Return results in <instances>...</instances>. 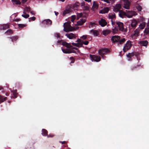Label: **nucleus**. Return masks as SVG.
<instances>
[{
	"label": "nucleus",
	"mask_w": 149,
	"mask_h": 149,
	"mask_svg": "<svg viewBox=\"0 0 149 149\" xmlns=\"http://www.w3.org/2000/svg\"><path fill=\"white\" fill-rule=\"evenodd\" d=\"M82 8L84 10H88L89 9V7L88 6H85Z\"/></svg>",
	"instance_id": "obj_38"
},
{
	"label": "nucleus",
	"mask_w": 149,
	"mask_h": 149,
	"mask_svg": "<svg viewBox=\"0 0 149 149\" xmlns=\"http://www.w3.org/2000/svg\"><path fill=\"white\" fill-rule=\"evenodd\" d=\"M139 33V31L138 29H136L134 31V34L136 36H138Z\"/></svg>",
	"instance_id": "obj_40"
},
{
	"label": "nucleus",
	"mask_w": 149,
	"mask_h": 149,
	"mask_svg": "<svg viewBox=\"0 0 149 149\" xmlns=\"http://www.w3.org/2000/svg\"><path fill=\"white\" fill-rule=\"evenodd\" d=\"M60 1H61L63 2H64L65 0H59Z\"/></svg>",
	"instance_id": "obj_64"
},
{
	"label": "nucleus",
	"mask_w": 149,
	"mask_h": 149,
	"mask_svg": "<svg viewBox=\"0 0 149 149\" xmlns=\"http://www.w3.org/2000/svg\"><path fill=\"white\" fill-rule=\"evenodd\" d=\"M27 1V0H22V2L23 3H25Z\"/></svg>",
	"instance_id": "obj_57"
},
{
	"label": "nucleus",
	"mask_w": 149,
	"mask_h": 149,
	"mask_svg": "<svg viewBox=\"0 0 149 149\" xmlns=\"http://www.w3.org/2000/svg\"><path fill=\"white\" fill-rule=\"evenodd\" d=\"M36 17H33L29 18V22H31V20L34 21L36 19Z\"/></svg>",
	"instance_id": "obj_43"
},
{
	"label": "nucleus",
	"mask_w": 149,
	"mask_h": 149,
	"mask_svg": "<svg viewBox=\"0 0 149 149\" xmlns=\"http://www.w3.org/2000/svg\"><path fill=\"white\" fill-rule=\"evenodd\" d=\"M59 142L61 143L62 144L66 143V142L65 141H60Z\"/></svg>",
	"instance_id": "obj_56"
},
{
	"label": "nucleus",
	"mask_w": 149,
	"mask_h": 149,
	"mask_svg": "<svg viewBox=\"0 0 149 149\" xmlns=\"http://www.w3.org/2000/svg\"><path fill=\"white\" fill-rule=\"evenodd\" d=\"M70 12L69 10H65L63 13V16L65 15L66 14H68Z\"/></svg>",
	"instance_id": "obj_35"
},
{
	"label": "nucleus",
	"mask_w": 149,
	"mask_h": 149,
	"mask_svg": "<svg viewBox=\"0 0 149 149\" xmlns=\"http://www.w3.org/2000/svg\"><path fill=\"white\" fill-rule=\"evenodd\" d=\"M42 135L44 136H47L48 134V131L45 129H42Z\"/></svg>",
	"instance_id": "obj_26"
},
{
	"label": "nucleus",
	"mask_w": 149,
	"mask_h": 149,
	"mask_svg": "<svg viewBox=\"0 0 149 149\" xmlns=\"http://www.w3.org/2000/svg\"><path fill=\"white\" fill-rule=\"evenodd\" d=\"M54 13H55V15L56 16L58 14V12H56V11H54Z\"/></svg>",
	"instance_id": "obj_60"
},
{
	"label": "nucleus",
	"mask_w": 149,
	"mask_h": 149,
	"mask_svg": "<svg viewBox=\"0 0 149 149\" xmlns=\"http://www.w3.org/2000/svg\"><path fill=\"white\" fill-rule=\"evenodd\" d=\"M95 23H91V25L92 26H93L95 25Z\"/></svg>",
	"instance_id": "obj_59"
},
{
	"label": "nucleus",
	"mask_w": 149,
	"mask_h": 149,
	"mask_svg": "<svg viewBox=\"0 0 149 149\" xmlns=\"http://www.w3.org/2000/svg\"><path fill=\"white\" fill-rule=\"evenodd\" d=\"M20 21H21V19H16L14 20V21L15 22H18Z\"/></svg>",
	"instance_id": "obj_54"
},
{
	"label": "nucleus",
	"mask_w": 149,
	"mask_h": 149,
	"mask_svg": "<svg viewBox=\"0 0 149 149\" xmlns=\"http://www.w3.org/2000/svg\"><path fill=\"white\" fill-rule=\"evenodd\" d=\"M111 21L112 24H113V25H114L115 24V22L113 21L112 20H111Z\"/></svg>",
	"instance_id": "obj_58"
},
{
	"label": "nucleus",
	"mask_w": 149,
	"mask_h": 149,
	"mask_svg": "<svg viewBox=\"0 0 149 149\" xmlns=\"http://www.w3.org/2000/svg\"><path fill=\"white\" fill-rule=\"evenodd\" d=\"M90 57L92 60L96 62L99 61L101 59L100 56L94 55H90Z\"/></svg>",
	"instance_id": "obj_8"
},
{
	"label": "nucleus",
	"mask_w": 149,
	"mask_h": 149,
	"mask_svg": "<svg viewBox=\"0 0 149 149\" xmlns=\"http://www.w3.org/2000/svg\"><path fill=\"white\" fill-rule=\"evenodd\" d=\"M6 96H8L9 95V94L8 93H7L6 94Z\"/></svg>",
	"instance_id": "obj_63"
},
{
	"label": "nucleus",
	"mask_w": 149,
	"mask_h": 149,
	"mask_svg": "<svg viewBox=\"0 0 149 149\" xmlns=\"http://www.w3.org/2000/svg\"><path fill=\"white\" fill-rule=\"evenodd\" d=\"M85 1L88 2H90L91 1V0H85Z\"/></svg>",
	"instance_id": "obj_61"
},
{
	"label": "nucleus",
	"mask_w": 149,
	"mask_h": 149,
	"mask_svg": "<svg viewBox=\"0 0 149 149\" xmlns=\"http://www.w3.org/2000/svg\"><path fill=\"white\" fill-rule=\"evenodd\" d=\"M108 16L109 18L111 19L115 18L116 17L115 14L114 13L109 14Z\"/></svg>",
	"instance_id": "obj_28"
},
{
	"label": "nucleus",
	"mask_w": 149,
	"mask_h": 149,
	"mask_svg": "<svg viewBox=\"0 0 149 149\" xmlns=\"http://www.w3.org/2000/svg\"><path fill=\"white\" fill-rule=\"evenodd\" d=\"M88 43H89V42L88 41L86 40L84 41H83V44H84V45H87L88 44Z\"/></svg>",
	"instance_id": "obj_48"
},
{
	"label": "nucleus",
	"mask_w": 149,
	"mask_h": 149,
	"mask_svg": "<svg viewBox=\"0 0 149 149\" xmlns=\"http://www.w3.org/2000/svg\"><path fill=\"white\" fill-rule=\"evenodd\" d=\"M87 38V35H84L82 36L81 37V38L83 40H85Z\"/></svg>",
	"instance_id": "obj_49"
},
{
	"label": "nucleus",
	"mask_w": 149,
	"mask_h": 149,
	"mask_svg": "<svg viewBox=\"0 0 149 149\" xmlns=\"http://www.w3.org/2000/svg\"><path fill=\"white\" fill-rule=\"evenodd\" d=\"M98 7V4L95 1H93L92 8L93 10L97 9Z\"/></svg>",
	"instance_id": "obj_22"
},
{
	"label": "nucleus",
	"mask_w": 149,
	"mask_h": 149,
	"mask_svg": "<svg viewBox=\"0 0 149 149\" xmlns=\"http://www.w3.org/2000/svg\"><path fill=\"white\" fill-rule=\"evenodd\" d=\"M13 4H19L20 5L21 3L20 1L18 0H12Z\"/></svg>",
	"instance_id": "obj_30"
},
{
	"label": "nucleus",
	"mask_w": 149,
	"mask_h": 149,
	"mask_svg": "<svg viewBox=\"0 0 149 149\" xmlns=\"http://www.w3.org/2000/svg\"><path fill=\"white\" fill-rule=\"evenodd\" d=\"M137 23V21L135 19H133L132 21L131 26L132 27H136Z\"/></svg>",
	"instance_id": "obj_23"
},
{
	"label": "nucleus",
	"mask_w": 149,
	"mask_h": 149,
	"mask_svg": "<svg viewBox=\"0 0 149 149\" xmlns=\"http://www.w3.org/2000/svg\"><path fill=\"white\" fill-rule=\"evenodd\" d=\"M86 21L85 19H81L77 23V24L78 26H81Z\"/></svg>",
	"instance_id": "obj_19"
},
{
	"label": "nucleus",
	"mask_w": 149,
	"mask_h": 149,
	"mask_svg": "<svg viewBox=\"0 0 149 149\" xmlns=\"http://www.w3.org/2000/svg\"><path fill=\"white\" fill-rule=\"evenodd\" d=\"M9 38H10L11 40V41L13 42L14 41H16L18 38V37L17 36H13L12 37H8Z\"/></svg>",
	"instance_id": "obj_32"
},
{
	"label": "nucleus",
	"mask_w": 149,
	"mask_h": 149,
	"mask_svg": "<svg viewBox=\"0 0 149 149\" xmlns=\"http://www.w3.org/2000/svg\"><path fill=\"white\" fill-rule=\"evenodd\" d=\"M148 42L147 40H142L140 41L139 43L140 44L141 46H144L146 47Z\"/></svg>",
	"instance_id": "obj_14"
},
{
	"label": "nucleus",
	"mask_w": 149,
	"mask_h": 149,
	"mask_svg": "<svg viewBox=\"0 0 149 149\" xmlns=\"http://www.w3.org/2000/svg\"><path fill=\"white\" fill-rule=\"evenodd\" d=\"M121 8V6L120 4H116L115 6L114 7V8L113 9V10L115 12H117L118 11L119 12V11H120V9Z\"/></svg>",
	"instance_id": "obj_11"
},
{
	"label": "nucleus",
	"mask_w": 149,
	"mask_h": 149,
	"mask_svg": "<svg viewBox=\"0 0 149 149\" xmlns=\"http://www.w3.org/2000/svg\"><path fill=\"white\" fill-rule=\"evenodd\" d=\"M70 60L71 61V62H70L71 63H74L75 61V59L73 58V57H71L70 58Z\"/></svg>",
	"instance_id": "obj_41"
},
{
	"label": "nucleus",
	"mask_w": 149,
	"mask_h": 149,
	"mask_svg": "<svg viewBox=\"0 0 149 149\" xmlns=\"http://www.w3.org/2000/svg\"><path fill=\"white\" fill-rule=\"evenodd\" d=\"M54 36L57 38H59L60 37V34L59 33H54Z\"/></svg>",
	"instance_id": "obj_45"
},
{
	"label": "nucleus",
	"mask_w": 149,
	"mask_h": 149,
	"mask_svg": "<svg viewBox=\"0 0 149 149\" xmlns=\"http://www.w3.org/2000/svg\"><path fill=\"white\" fill-rule=\"evenodd\" d=\"M18 26L19 28H22L25 26L26 25V24H18Z\"/></svg>",
	"instance_id": "obj_37"
},
{
	"label": "nucleus",
	"mask_w": 149,
	"mask_h": 149,
	"mask_svg": "<svg viewBox=\"0 0 149 149\" xmlns=\"http://www.w3.org/2000/svg\"><path fill=\"white\" fill-rule=\"evenodd\" d=\"M125 3L124 4V7L127 9L130 8V3L128 0H123Z\"/></svg>",
	"instance_id": "obj_12"
},
{
	"label": "nucleus",
	"mask_w": 149,
	"mask_h": 149,
	"mask_svg": "<svg viewBox=\"0 0 149 149\" xmlns=\"http://www.w3.org/2000/svg\"><path fill=\"white\" fill-rule=\"evenodd\" d=\"M99 24L102 26L103 27L107 25V22L104 19L102 18L99 21Z\"/></svg>",
	"instance_id": "obj_10"
},
{
	"label": "nucleus",
	"mask_w": 149,
	"mask_h": 149,
	"mask_svg": "<svg viewBox=\"0 0 149 149\" xmlns=\"http://www.w3.org/2000/svg\"><path fill=\"white\" fill-rule=\"evenodd\" d=\"M125 38H123V39H121V40H119L118 42V45L121 44L123 43L124 42H125Z\"/></svg>",
	"instance_id": "obj_33"
},
{
	"label": "nucleus",
	"mask_w": 149,
	"mask_h": 149,
	"mask_svg": "<svg viewBox=\"0 0 149 149\" xmlns=\"http://www.w3.org/2000/svg\"><path fill=\"white\" fill-rule=\"evenodd\" d=\"M70 52H71V53H76V51L75 50H74V49H72V48L70 49Z\"/></svg>",
	"instance_id": "obj_51"
},
{
	"label": "nucleus",
	"mask_w": 149,
	"mask_h": 149,
	"mask_svg": "<svg viewBox=\"0 0 149 149\" xmlns=\"http://www.w3.org/2000/svg\"><path fill=\"white\" fill-rule=\"evenodd\" d=\"M77 42H78L77 43H72V44L74 46L78 47H81L83 46V41L81 40L80 39H78Z\"/></svg>",
	"instance_id": "obj_6"
},
{
	"label": "nucleus",
	"mask_w": 149,
	"mask_h": 149,
	"mask_svg": "<svg viewBox=\"0 0 149 149\" xmlns=\"http://www.w3.org/2000/svg\"><path fill=\"white\" fill-rule=\"evenodd\" d=\"M109 10L108 7H105L100 10L99 12V13H100L104 14L107 13L109 11Z\"/></svg>",
	"instance_id": "obj_15"
},
{
	"label": "nucleus",
	"mask_w": 149,
	"mask_h": 149,
	"mask_svg": "<svg viewBox=\"0 0 149 149\" xmlns=\"http://www.w3.org/2000/svg\"><path fill=\"white\" fill-rule=\"evenodd\" d=\"M76 18V16L75 15H72V16L71 19V21L72 22H73L74 20Z\"/></svg>",
	"instance_id": "obj_47"
},
{
	"label": "nucleus",
	"mask_w": 149,
	"mask_h": 149,
	"mask_svg": "<svg viewBox=\"0 0 149 149\" xmlns=\"http://www.w3.org/2000/svg\"><path fill=\"white\" fill-rule=\"evenodd\" d=\"M111 32V31L109 30H105L103 31V35L105 36L107 35L108 34L110 33Z\"/></svg>",
	"instance_id": "obj_29"
},
{
	"label": "nucleus",
	"mask_w": 149,
	"mask_h": 149,
	"mask_svg": "<svg viewBox=\"0 0 149 149\" xmlns=\"http://www.w3.org/2000/svg\"><path fill=\"white\" fill-rule=\"evenodd\" d=\"M131 46L132 44L131 41L130 40L128 41L123 48V52H126L131 48Z\"/></svg>",
	"instance_id": "obj_5"
},
{
	"label": "nucleus",
	"mask_w": 149,
	"mask_h": 149,
	"mask_svg": "<svg viewBox=\"0 0 149 149\" xmlns=\"http://www.w3.org/2000/svg\"><path fill=\"white\" fill-rule=\"evenodd\" d=\"M33 15H34L35 13L33 11H32L30 12Z\"/></svg>",
	"instance_id": "obj_62"
},
{
	"label": "nucleus",
	"mask_w": 149,
	"mask_h": 149,
	"mask_svg": "<svg viewBox=\"0 0 149 149\" xmlns=\"http://www.w3.org/2000/svg\"><path fill=\"white\" fill-rule=\"evenodd\" d=\"M13 95L12 96L14 98H15L17 97V90H15L13 91Z\"/></svg>",
	"instance_id": "obj_27"
},
{
	"label": "nucleus",
	"mask_w": 149,
	"mask_h": 149,
	"mask_svg": "<svg viewBox=\"0 0 149 149\" xmlns=\"http://www.w3.org/2000/svg\"><path fill=\"white\" fill-rule=\"evenodd\" d=\"M109 50L107 48H103L100 49L98 50V53L102 56L109 52Z\"/></svg>",
	"instance_id": "obj_3"
},
{
	"label": "nucleus",
	"mask_w": 149,
	"mask_h": 149,
	"mask_svg": "<svg viewBox=\"0 0 149 149\" xmlns=\"http://www.w3.org/2000/svg\"><path fill=\"white\" fill-rule=\"evenodd\" d=\"M70 22H66L64 24L63 31L66 32L71 31L74 30V28L72 27L70 24Z\"/></svg>",
	"instance_id": "obj_1"
},
{
	"label": "nucleus",
	"mask_w": 149,
	"mask_h": 149,
	"mask_svg": "<svg viewBox=\"0 0 149 149\" xmlns=\"http://www.w3.org/2000/svg\"><path fill=\"white\" fill-rule=\"evenodd\" d=\"M91 33H93L95 36H97L99 34V32L96 30L92 29L90 31Z\"/></svg>",
	"instance_id": "obj_20"
},
{
	"label": "nucleus",
	"mask_w": 149,
	"mask_h": 149,
	"mask_svg": "<svg viewBox=\"0 0 149 149\" xmlns=\"http://www.w3.org/2000/svg\"><path fill=\"white\" fill-rule=\"evenodd\" d=\"M120 39V36H113L111 39V41L113 43L118 42V41Z\"/></svg>",
	"instance_id": "obj_9"
},
{
	"label": "nucleus",
	"mask_w": 149,
	"mask_h": 149,
	"mask_svg": "<svg viewBox=\"0 0 149 149\" xmlns=\"http://www.w3.org/2000/svg\"><path fill=\"white\" fill-rule=\"evenodd\" d=\"M85 2H82V3H81V6L82 7H84V6H85Z\"/></svg>",
	"instance_id": "obj_53"
},
{
	"label": "nucleus",
	"mask_w": 149,
	"mask_h": 149,
	"mask_svg": "<svg viewBox=\"0 0 149 149\" xmlns=\"http://www.w3.org/2000/svg\"><path fill=\"white\" fill-rule=\"evenodd\" d=\"M23 13H24V14H23L22 15V17L25 18H27L29 17V15L28 14H26L24 11V12Z\"/></svg>",
	"instance_id": "obj_34"
},
{
	"label": "nucleus",
	"mask_w": 149,
	"mask_h": 149,
	"mask_svg": "<svg viewBox=\"0 0 149 149\" xmlns=\"http://www.w3.org/2000/svg\"><path fill=\"white\" fill-rule=\"evenodd\" d=\"M0 90L1 91V92L2 93H3L4 92V89L3 88V87L1 86H0Z\"/></svg>",
	"instance_id": "obj_52"
},
{
	"label": "nucleus",
	"mask_w": 149,
	"mask_h": 149,
	"mask_svg": "<svg viewBox=\"0 0 149 149\" xmlns=\"http://www.w3.org/2000/svg\"><path fill=\"white\" fill-rule=\"evenodd\" d=\"M127 12V17L128 18H131L133 15H136V13L134 11H129L126 10Z\"/></svg>",
	"instance_id": "obj_7"
},
{
	"label": "nucleus",
	"mask_w": 149,
	"mask_h": 149,
	"mask_svg": "<svg viewBox=\"0 0 149 149\" xmlns=\"http://www.w3.org/2000/svg\"><path fill=\"white\" fill-rule=\"evenodd\" d=\"M116 27L119 29V30L123 32H126L127 29V28H125L123 24L120 22H118L116 23Z\"/></svg>",
	"instance_id": "obj_2"
},
{
	"label": "nucleus",
	"mask_w": 149,
	"mask_h": 149,
	"mask_svg": "<svg viewBox=\"0 0 149 149\" xmlns=\"http://www.w3.org/2000/svg\"><path fill=\"white\" fill-rule=\"evenodd\" d=\"M137 10L139 11H141L142 10L141 7L139 5L138 6L136 7Z\"/></svg>",
	"instance_id": "obj_44"
},
{
	"label": "nucleus",
	"mask_w": 149,
	"mask_h": 149,
	"mask_svg": "<svg viewBox=\"0 0 149 149\" xmlns=\"http://www.w3.org/2000/svg\"><path fill=\"white\" fill-rule=\"evenodd\" d=\"M7 99L6 97H4L1 95H0V103L3 102L6 100Z\"/></svg>",
	"instance_id": "obj_24"
},
{
	"label": "nucleus",
	"mask_w": 149,
	"mask_h": 149,
	"mask_svg": "<svg viewBox=\"0 0 149 149\" xmlns=\"http://www.w3.org/2000/svg\"><path fill=\"white\" fill-rule=\"evenodd\" d=\"M134 52L129 53L127 55V56L129 58L128 59L129 61L131 60V58L134 55Z\"/></svg>",
	"instance_id": "obj_25"
},
{
	"label": "nucleus",
	"mask_w": 149,
	"mask_h": 149,
	"mask_svg": "<svg viewBox=\"0 0 149 149\" xmlns=\"http://www.w3.org/2000/svg\"><path fill=\"white\" fill-rule=\"evenodd\" d=\"M42 23L44 24H46L48 25H51L52 24V21L49 19H46L44 20Z\"/></svg>",
	"instance_id": "obj_13"
},
{
	"label": "nucleus",
	"mask_w": 149,
	"mask_h": 149,
	"mask_svg": "<svg viewBox=\"0 0 149 149\" xmlns=\"http://www.w3.org/2000/svg\"><path fill=\"white\" fill-rule=\"evenodd\" d=\"M47 137L48 138H49V137L52 138V137H53L54 136V135L53 134H49V135L47 134Z\"/></svg>",
	"instance_id": "obj_50"
},
{
	"label": "nucleus",
	"mask_w": 149,
	"mask_h": 149,
	"mask_svg": "<svg viewBox=\"0 0 149 149\" xmlns=\"http://www.w3.org/2000/svg\"><path fill=\"white\" fill-rule=\"evenodd\" d=\"M65 36L70 39H72L73 38H75V35L71 33L69 34L66 33L65 34Z\"/></svg>",
	"instance_id": "obj_21"
},
{
	"label": "nucleus",
	"mask_w": 149,
	"mask_h": 149,
	"mask_svg": "<svg viewBox=\"0 0 149 149\" xmlns=\"http://www.w3.org/2000/svg\"><path fill=\"white\" fill-rule=\"evenodd\" d=\"M61 44L62 45L65 46L67 48H69L72 47L70 44L66 42L63 41L62 40H58L56 43L57 45L59 44L61 45Z\"/></svg>",
	"instance_id": "obj_4"
},
{
	"label": "nucleus",
	"mask_w": 149,
	"mask_h": 149,
	"mask_svg": "<svg viewBox=\"0 0 149 149\" xmlns=\"http://www.w3.org/2000/svg\"><path fill=\"white\" fill-rule=\"evenodd\" d=\"M70 48H72L73 49H75L76 50H78V49L77 48L75 47H73L72 46V47H70Z\"/></svg>",
	"instance_id": "obj_55"
},
{
	"label": "nucleus",
	"mask_w": 149,
	"mask_h": 149,
	"mask_svg": "<svg viewBox=\"0 0 149 149\" xmlns=\"http://www.w3.org/2000/svg\"><path fill=\"white\" fill-rule=\"evenodd\" d=\"M118 31V29L116 28V27L112 29V32L114 33H116Z\"/></svg>",
	"instance_id": "obj_36"
},
{
	"label": "nucleus",
	"mask_w": 149,
	"mask_h": 149,
	"mask_svg": "<svg viewBox=\"0 0 149 149\" xmlns=\"http://www.w3.org/2000/svg\"><path fill=\"white\" fill-rule=\"evenodd\" d=\"M146 24L145 22H143L139 25V27L140 29H143L145 26Z\"/></svg>",
	"instance_id": "obj_31"
},
{
	"label": "nucleus",
	"mask_w": 149,
	"mask_h": 149,
	"mask_svg": "<svg viewBox=\"0 0 149 149\" xmlns=\"http://www.w3.org/2000/svg\"><path fill=\"white\" fill-rule=\"evenodd\" d=\"M82 14L81 13H77V19H78L79 18L81 17L82 16Z\"/></svg>",
	"instance_id": "obj_42"
},
{
	"label": "nucleus",
	"mask_w": 149,
	"mask_h": 149,
	"mask_svg": "<svg viewBox=\"0 0 149 149\" xmlns=\"http://www.w3.org/2000/svg\"><path fill=\"white\" fill-rule=\"evenodd\" d=\"M119 15L120 17L122 18H123L125 16H127L126 13L122 10L119 11Z\"/></svg>",
	"instance_id": "obj_16"
},
{
	"label": "nucleus",
	"mask_w": 149,
	"mask_h": 149,
	"mask_svg": "<svg viewBox=\"0 0 149 149\" xmlns=\"http://www.w3.org/2000/svg\"><path fill=\"white\" fill-rule=\"evenodd\" d=\"M24 10L26 12H29L30 11V8L29 7H26L24 8Z\"/></svg>",
	"instance_id": "obj_46"
},
{
	"label": "nucleus",
	"mask_w": 149,
	"mask_h": 149,
	"mask_svg": "<svg viewBox=\"0 0 149 149\" xmlns=\"http://www.w3.org/2000/svg\"><path fill=\"white\" fill-rule=\"evenodd\" d=\"M70 48H67L66 49H63L62 48L61 50L62 52L64 53L70 54L71 53V52H70Z\"/></svg>",
	"instance_id": "obj_17"
},
{
	"label": "nucleus",
	"mask_w": 149,
	"mask_h": 149,
	"mask_svg": "<svg viewBox=\"0 0 149 149\" xmlns=\"http://www.w3.org/2000/svg\"><path fill=\"white\" fill-rule=\"evenodd\" d=\"M6 33H7L8 34H12L13 33V31L11 29H8L6 32Z\"/></svg>",
	"instance_id": "obj_39"
},
{
	"label": "nucleus",
	"mask_w": 149,
	"mask_h": 149,
	"mask_svg": "<svg viewBox=\"0 0 149 149\" xmlns=\"http://www.w3.org/2000/svg\"><path fill=\"white\" fill-rule=\"evenodd\" d=\"M9 28V25L8 24H3L0 26V29L3 30H5Z\"/></svg>",
	"instance_id": "obj_18"
}]
</instances>
